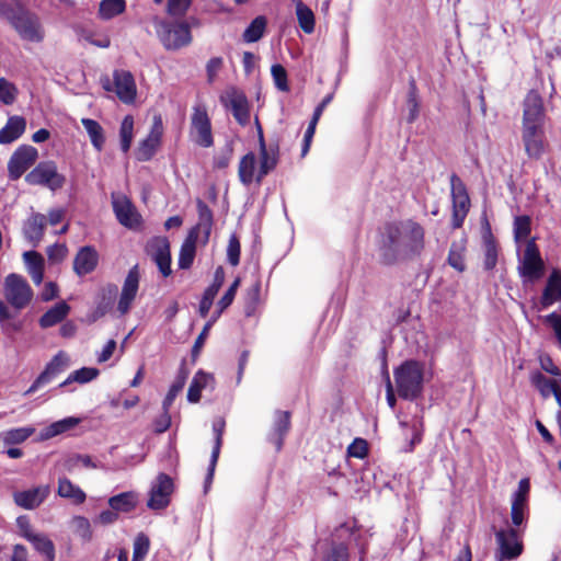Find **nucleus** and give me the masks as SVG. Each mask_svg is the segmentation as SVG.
I'll use <instances>...</instances> for the list:
<instances>
[{
	"instance_id": "dca6fc26",
	"label": "nucleus",
	"mask_w": 561,
	"mask_h": 561,
	"mask_svg": "<svg viewBox=\"0 0 561 561\" xmlns=\"http://www.w3.org/2000/svg\"><path fill=\"white\" fill-rule=\"evenodd\" d=\"M139 278H140V276H139L138 266L135 265L129 270V272L124 280L122 293H121L119 300L117 304V310L122 314H125L129 311V309L137 296L138 288H139Z\"/></svg>"
},
{
	"instance_id": "c85d7f7f",
	"label": "nucleus",
	"mask_w": 561,
	"mask_h": 561,
	"mask_svg": "<svg viewBox=\"0 0 561 561\" xmlns=\"http://www.w3.org/2000/svg\"><path fill=\"white\" fill-rule=\"evenodd\" d=\"M57 494L60 497L69 500L76 505L82 504L87 499L84 491L80 486L73 484L68 478H59Z\"/></svg>"
},
{
	"instance_id": "58836bf2",
	"label": "nucleus",
	"mask_w": 561,
	"mask_h": 561,
	"mask_svg": "<svg viewBox=\"0 0 561 561\" xmlns=\"http://www.w3.org/2000/svg\"><path fill=\"white\" fill-rule=\"evenodd\" d=\"M213 380V376L198 370L193 377L187 391V400L191 403H196L201 399V393L204 388Z\"/></svg>"
},
{
	"instance_id": "864d4df0",
	"label": "nucleus",
	"mask_w": 561,
	"mask_h": 561,
	"mask_svg": "<svg viewBox=\"0 0 561 561\" xmlns=\"http://www.w3.org/2000/svg\"><path fill=\"white\" fill-rule=\"evenodd\" d=\"M134 119L131 116H126L122 121L119 128L121 136V148L124 152H127L130 148L133 140Z\"/></svg>"
},
{
	"instance_id": "5fc2aeb1",
	"label": "nucleus",
	"mask_w": 561,
	"mask_h": 561,
	"mask_svg": "<svg viewBox=\"0 0 561 561\" xmlns=\"http://www.w3.org/2000/svg\"><path fill=\"white\" fill-rule=\"evenodd\" d=\"M530 233V218L528 216H517L514 219V238L518 243L526 239Z\"/></svg>"
},
{
	"instance_id": "7c9ffc66",
	"label": "nucleus",
	"mask_w": 561,
	"mask_h": 561,
	"mask_svg": "<svg viewBox=\"0 0 561 561\" xmlns=\"http://www.w3.org/2000/svg\"><path fill=\"white\" fill-rule=\"evenodd\" d=\"M561 297V274L559 271H553L543 289L541 304L545 308L553 305Z\"/></svg>"
},
{
	"instance_id": "6e6d98bb",
	"label": "nucleus",
	"mask_w": 561,
	"mask_h": 561,
	"mask_svg": "<svg viewBox=\"0 0 561 561\" xmlns=\"http://www.w3.org/2000/svg\"><path fill=\"white\" fill-rule=\"evenodd\" d=\"M72 526L75 533L84 541L92 539V529L88 518L83 516H76L72 518Z\"/></svg>"
},
{
	"instance_id": "423d86ee",
	"label": "nucleus",
	"mask_w": 561,
	"mask_h": 561,
	"mask_svg": "<svg viewBox=\"0 0 561 561\" xmlns=\"http://www.w3.org/2000/svg\"><path fill=\"white\" fill-rule=\"evenodd\" d=\"M545 263L540 256L537 244L528 240L524 254L519 260L518 273L525 280L534 282L543 275Z\"/></svg>"
},
{
	"instance_id": "72a5a7b5",
	"label": "nucleus",
	"mask_w": 561,
	"mask_h": 561,
	"mask_svg": "<svg viewBox=\"0 0 561 561\" xmlns=\"http://www.w3.org/2000/svg\"><path fill=\"white\" fill-rule=\"evenodd\" d=\"M19 310H11L1 299H0V327L3 333L11 334L22 330L23 323L16 320V314Z\"/></svg>"
},
{
	"instance_id": "f03ea898",
	"label": "nucleus",
	"mask_w": 561,
	"mask_h": 561,
	"mask_svg": "<svg viewBox=\"0 0 561 561\" xmlns=\"http://www.w3.org/2000/svg\"><path fill=\"white\" fill-rule=\"evenodd\" d=\"M398 394L404 400L416 399L423 389V366L416 360H407L394 370Z\"/></svg>"
},
{
	"instance_id": "c9c22d12",
	"label": "nucleus",
	"mask_w": 561,
	"mask_h": 561,
	"mask_svg": "<svg viewBox=\"0 0 561 561\" xmlns=\"http://www.w3.org/2000/svg\"><path fill=\"white\" fill-rule=\"evenodd\" d=\"M110 507L119 513H129L137 505V494L135 492H123L108 499Z\"/></svg>"
},
{
	"instance_id": "e2e57ef3",
	"label": "nucleus",
	"mask_w": 561,
	"mask_h": 561,
	"mask_svg": "<svg viewBox=\"0 0 561 561\" xmlns=\"http://www.w3.org/2000/svg\"><path fill=\"white\" fill-rule=\"evenodd\" d=\"M529 490H530V483H529V480L528 479H522L519 482H518V489L516 492H514L513 494V499H512V502H516V503H523V504H527L528 502V494H529Z\"/></svg>"
},
{
	"instance_id": "4c0bfd02",
	"label": "nucleus",
	"mask_w": 561,
	"mask_h": 561,
	"mask_svg": "<svg viewBox=\"0 0 561 561\" xmlns=\"http://www.w3.org/2000/svg\"><path fill=\"white\" fill-rule=\"evenodd\" d=\"M39 554L44 556L47 561L55 559V545L49 537L43 533H36L27 540Z\"/></svg>"
},
{
	"instance_id": "b1692460",
	"label": "nucleus",
	"mask_w": 561,
	"mask_h": 561,
	"mask_svg": "<svg viewBox=\"0 0 561 561\" xmlns=\"http://www.w3.org/2000/svg\"><path fill=\"white\" fill-rule=\"evenodd\" d=\"M290 428V413L288 411H276L274 414V422L268 440L272 443L276 450L283 447L284 438Z\"/></svg>"
},
{
	"instance_id": "aec40b11",
	"label": "nucleus",
	"mask_w": 561,
	"mask_h": 561,
	"mask_svg": "<svg viewBox=\"0 0 561 561\" xmlns=\"http://www.w3.org/2000/svg\"><path fill=\"white\" fill-rule=\"evenodd\" d=\"M115 93L124 103H130L136 96V84L130 72L125 70L114 71Z\"/></svg>"
},
{
	"instance_id": "f704fd0d",
	"label": "nucleus",
	"mask_w": 561,
	"mask_h": 561,
	"mask_svg": "<svg viewBox=\"0 0 561 561\" xmlns=\"http://www.w3.org/2000/svg\"><path fill=\"white\" fill-rule=\"evenodd\" d=\"M197 213L198 222L192 230H195L197 234L198 232H202L204 236V242H207L213 227V211L202 199H198Z\"/></svg>"
},
{
	"instance_id": "4be33fe9",
	"label": "nucleus",
	"mask_w": 561,
	"mask_h": 561,
	"mask_svg": "<svg viewBox=\"0 0 561 561\" xmlns=\"http://www.w3.org/2000/svg\"><path fill=\"white\" fill-rule=\"evenodd\" d=\"M98 262L96 250L90 245L82 247L73 260V271L78 276H84L95 270Z\"/></svg>"
},
{
	"instance_id": "f8f14e48",
	"label": "nucleus",
	"mask_w": 561,
	"mask_h": 561,
	"mask_svg": "<svg viewBox=\"0 0 561 561\" xmlns=\"http://www.w3.org/2000/svg\"><path fill=\"white\" fill-rule=\"evenodd\" d=\"M499 546L496 561L514 560L520 556L523 546L518 541L517 533L514 529H501L495 533Z\"/></svg>"
},
{
	"instance_id": "052dcab7",
	"label": "nucleus",
	"mask_w": 561,
	"mask_h": 561,
	"mask_svg": "<svg viewBox=\"0 0 561 561\" xmlns=\"http://www.w3.org/2000/svg\"><path fill=\"white\" fill-rule=\"evenodd\" d=\"M192 4V0H168L167 12L172 16H183Z\"/></svg>"
},
{
	"instance_id": "bb28decb",
	"label": "nucleus",
	"mask_w": 561,
	"mask_h": 561,
	"mask_svg": "<svg viewBox=\"0 0 561 561\" xmlns=\"http://www.w3.org/2000/svg\"><path fill=\"white\" fill-rule=\"evenodd\" d=\"M529 379L531 385L545 399L549 398L551 394L554 397V393H558L561 390V379H550L538 370L533 371Z\"/></svg>"
},
{
	"instance_id": "6e6552de",
	"label": "nucleus",
	"mask_w": 561,
	"mask_h": 561,
	"mask_svg": "<svg viewBox=\"0 0 561 561\" xmlns=\"http://www.w3.org/2000/svg\"><path fill=\"white\" fill-rule=\"evenodd\" d=\"M453 199V227L460 228L470 208V198L463 182L456 175L450 176Z\"/></svg>"
},
{
	"instance_id": "09e8293b",
	"label": "nucleus",
	"mask_w": 561,
	"mask_h": 561,
	"mask_svg": "<svg viewBox=\"0 0 561 561\" xmlns=\"http://www.w3.org/2000/svg\"><path fill=\"white\" fill-rule=\"evenodd\" d=\"M35 432L32 426L11 428L2 433V439L5 445L21 444L25 442Z\"/></svg>"
},
{
	"instance_id": "f3484780",
	"label": "nucleus",
	"mask_w": 561,
	"mask_h": 561,
	"mask_svg": "<svg viewBox=\"0 0 561 561\" xmlns=\"http://www.w3.org/2000/svg\"><path fill=\"white\" fill-rule=\"evenodd\" d=\"M112 205L115 216L119 224L127 228H134L139 225V214L125 195H112Z\"/></svg>"
},
{
	"instance_id": "9b49d317",
	"label": "nucleus",
	"mask_w": 561,
	"mask_h": 561,
	"mask_svg": "<svg viewBox=\"0 0 561 561\" xmlns=\"http://www.w3.org/2000/svg\"><path fill=\"white\" fill-rule=\"evenodd\" d=\"M173 490L174 484L171 477L167 473H159L151 484L147 506L153 511L165 508L170 504Z\"/></svg>"
},
{
	"instance_id": "473e14b6",
	"label": "nucleus",
	"mask_w": 561,
	"mask_h": 561,
	"mask_svg": "<svg viewBox=\"0 0 561 561\" xmlns=\"http://www.w3.org/2000/svg\"><path fill=\"white\" fill-rule=\"evenodd\" d=\"M23 259L32 280L39 285L44 277V259L35 251L24 252Z\"/></svg>"
},
{
	"instance_id": "393cba45",
	"label": "nucleus",
	"mask_w": 561,
	"mask_h": 561,
	"mask_svg": "<svg viewBox=\"0 0 561 561\" xmlns=\"http://www.w3.org/2000/svg\"><path fill=\"white\" fill-rule=\"evenodd\" d=\"M259 142H260V168L256 174V182H261L277 164V156L274 151L266 148L262 129L259 128Z\"/></svg>"
},
{
	"instance_id": "bf43d9fd",
	"label": "nucleus",
	"mask_w": 561,
	"mask_h": 561,
	"mask_svg": "<svg viewBox=\"0 0 561 561\" xmlns=\"http://www.w3.org/2000/svg\"><path fill=\"white\" fill-rule=\"evenodd\" d=\"M15 87L4 78H0V101L9 105L15 101Z\"/></svg>"
},
{
	"instance_id": "c03bdc74",
	"label": "nucleus",
	"mask_w": 561,
	"mask_h": 561,
	"mask_svg": "<svg viewBox=\"0 0 561 561\" xmlns=\"http://www.w3.org/2000/svg\"><path fill=\"white\" fill-rule=\"evenodd\" d=\"M125 9V0H102L99 7V15L103 20H111L122 14Z\"/></svg>"
},
{
	"instance_id": "a878e982",
	"label": "nucleus",
	"mask_w": 561,
	"mask_h": 561,
	"mask_svg": "<svg viewBox=\"0 0 561 561\" xmlns=\"http://www.w3.org/2000/svg\"><path fill=\"white\" fill-rule=\"evenodd\" d=\"M483 241V268L488 272L493 271L497 264L499 247L488 226L482 236Z\"/></svg>"
},
{
	"instance_id": "5701e85b",
	"label": "nucleus",
	"mask_w": 561,
	"mask_h": 561,
	"mask_svg": "<svg viewBox=\"0 0 561 561\" xmlns=\"http://www.w3.org/2000/svg\"><path fill=\"white\" fill-rule=\"evenodd\" d=\"M47 218L41 213H33L23 225V234L25 239L36 247L44 237Z\"/></svg>"
},
{
	"instance_id": "49530a36",
	"label": "nucleus",
	"mask_w": 561,
	"mask_h": 561,
	"mask_svg": "<svg viewBox=\"0 0 561 561\" xmlns=\"http://www.w3.org/2000/svg\"><path fill=\"white\" fill-rule=\"evenodd\" d=\"M348 548L343 542L332 541L323 551L321 561H348Z\"/></svg>"
},
{
	"instance_id": "1a4fd4ad",
	"label": "nucleus",
	"mask_w": 561,
	"mask_h": 561,
	"mask_svg": "<svg viewBox=\"0 0 561 561\" xmlns=\"http://www.w3.org/2000/svg\"><path fill=\"white\" fill-rule=\"evenodd\" d=\"M11 25L25 41L39 43L44 38V32L38 18L24 8L18 12Z\"/></svg>"
},
{
	"instance_id": "9d476101",
	"label": "nucleus",
	"mask_w": 561,
	"mask_h": 561,
	"mask_svg": "<svg viewBox=\"0 0 561 561\" xmlns=\"http://www.w3.org/2000/svg\"><path fill=\"white\" fill-rule=\"evenodd\" d=\"M38 158L36 148L30 145L20 146L10 157L8 162V176L12 181L19 180Z\"/></svg>"
},
{
	"instance_id": "6ab92c4d",
	"label": "nucleus",
	"mask_w": 561,
	"mask_h": 561,
	"mask_svg": "<svg viewBox=\"0 0 561 561\" xmlns=\"http://www.w3.org/2000/svg\"><path fill=\"white\" fill-rule=\"evenodd\" d=\"M162 136V122L159 117L154 119L153 126L150 130V134L144 139L138 149H137V159L139 161H148L150 160L159 144Z\"/></svg>"
},
{
	"instance_id": "13d9d810",
	"label": "nucleus",
	"mask_w": 561,
	"mask_h": 561,
	"mask_svg": "<svg viewBox=\"0 0 561 561\" xmlns=\"http://www.w3.org/2000/svg\"><path fill=\"white\" fill-rule=\"evenodd\" d=\"M150 540L144 533H139L134 540L133 557L144 560L149 552Z\"/></svg>"
},
{
	"instance_id": "ea45409f",
	"label": "nucleus",
	"mask_w": 561,
	"mask_h": 561,
	"mask_svg": "<svg viewBox=\"0 0 561 561\" xmlns=\"http://www.w3.org/2000/svg\"><path fill=\"white\" fill-rule=\"evenodd\" d=\"M256 157L253 152H249L242 157L239 163V179L244 185L251 184L254 179L256 180L255 173Z\"/></svg>"
},
{
	"instance_id": "412c9836",
	"label": "nucleus",
	"mask_w": 561,
	"mask_h": 561,
	"mask_svg": "<svg viewBox=\"0 0 561 561\" xmlns=\"http://www.w3.org/2000/svg\"><path fill=\"white\" fill-rule=\"evenodd\" d=\"M523 141L530 158L538 159L545 152L542 127H523Z\"/></svg>"
},
{
	"instance_id": "8fccbe9b",
	"label": "nucleus",
	"mask_w": 561,
	"mask_h": 561,
	"mask_svg": "<svg viewBox=\"0 0 561 561\" xmlns=\"http://www.w3.org/2000/svg\"><path fill=\"white\" fill-rule=\"evenodd\" d=\"M80 420L78 417L69 416L66 419H62L60 421H57L49 426H47L43 433L44 438H51L54 436H57L59 434H62L71 428H73Z\"/></svg>"
},
{
	"instance_id": "4d7b16f0",
	"label": "nucleus",
	"mask_w": 561,
	"mask_h": 561,
	"mask_svg": "<svg viewBox=\"0 0 561 561\" xmlns=\"http://www.w3.org/2000/svg\"><path fill=\"white\" fill-rule=\"evenodd\" d=\"M271 75L273 77L275 87L283 92H287L289 90L288 81H287V72L286 69L279 65L275 64L271 68Z\"/></svg>"
},
{
	"instance_id": "603ef678",
	"label": "nucleus",
	"mask_w": 561,
	"mask_h": 561,
	"mask_svg": "<svg viewBox=\"0 0 561 561\" xmlns=\"http://www.w3.org/2000/svg\"><path fill=\"white\" fill-rule=\"evenodd\" d=\"M230 104L234 118L241 125L248 124L250 119V113L245 98L243 95H234L231 99Z\"/></svg>"
},
{
	"instance_id": "cd10ccee",
	"label": "nucleus",
	"mask_w": 561,
	"mask_h": 561,
	"mask_svg": "<svg viewBox=\"0 0 561 561\" xmlns=\"http://www.w3.org/2000/svg\"><path fill=\"white\" fill-rule=\"evenodd\" d=\"M26 122L21 116H11L4 127L0 129V144H11L25 131Z\"/></svg>"
},
{
	"instance_id": "2eb2a0df",
	"label": "nucleus",
	"mask_w": 561,
	"mask_h": 561,
	"mask_svg": "<svg viewBox=\"0 0 561 561\" xmlns=\"http://www.w3.org/2000/svg\"><path fill=\"white\" fill-rule=\"evenodd\" d=\"M148 254L157 264L159 271L164 277L171 273V253L170 243L167 238H154L147 245Z\"/></svg>"
},
{
	"instance_id": "ddd939ff",
	"label": "nucleus",
	"mask_w": 561,
	"mask_h": 561,
	"mask_svg": "<svg viewBox=\"0 0 561 561\" xmlns=\"http://www.w3.org/2000/svg\"><path fill=\"white\" fill-rule=\"evenodd\" d=\"M69 358L64 352L57 353L46 365L45 369L34 380L31 387L24 392L30 396L37 391L41 387L49 383L54 378L61 374L68 367Z\"/></svg>"
},
{
	"instance_id": "0e129e2a",
	"label": "nucleus",
	"mask_w": 561,
	"mask_h": 561,
	"mask_svg": "<svg viewBox=\"0 0 561 561\" xmlns=\"http://www.w3.org/2000/svg\"><path fill=\"white\" fill-rule=\"evenodd\" d=\"M22 9L23 7L20 4L13 5L7 1L0 0V18L5 19L10 23L15 19L18 12H20Z\"/></svg>"
},
{
	"instance_id": "a18cd8bd",
	"label": "nucleus",
	"mask_w": 561,
	"mask_h": 561,
	"mask_svg": "<svg viewBox=\"0 0 561 561\" xmlns=\"http://www.w3.org/2000/svg\"><path fill=\"white\" fill-rule=\"evenodd\" d=\"M408 116L407 122L412 124L416 121L420 113V100L417 95V88L415 81L412 79L409 84V92L407 98Z\"/></svg>"
},
{
	"instance_id": "79ce46f5",
	"label": "nucleus",
	"mask_w": 561,
	"mask_h": 561,
	"mask_svg": "<svg viewBox=\"0 0 561 561\" xmlns=\"http://www.w3.org/2000/svg\"><path fill=\"white\" fill-rule=\"evenodd\" d=\"M266 19L263 15L256 16L244 30L242 38L245 43H255L260 41L266 28Z\"/></svg>"
},
{
	"instance_id": "0eeeda50",
	"label": "nucleus",
	"mask_w": 561,
	"mask_h": 561,
	"mask_svg": "<svg viewBox=\"0 0 561 561\" xmlns=\"http://www.w3.org/2000/svg\"><path fill=\"white\" fill-rule=\"evenodd\" d=\"M190 135L199 147L209 148L214 145L210 118L202 105L193 107Z\"/></svg>"
},
{
	"instance_id": "680f3d73",
	"label": "nucleus",
	"mask_w": 561,
	"mask_h": 561,
	"mask_svg": "<svg viewBox=\"0 0 561 561\" xmlns=\"http://www.w3.org/2000/svg\"><path fill=\"white\" fill-rule=\"evenodd\" d=\"M227 259L232 266L240 262V241L236 234H231L227 247Z\"/></svg>"
},
{
	"instance_id": "a19ab883",
	"label": "nucleus",
	"mask_w": 561,
	"mask_h": 561,
	"mask_svg": "<svg viewBox=\"0 0 561 561\" xmlns=\"http://www.w3.org/2000/svg\"><path fill=\"white\" fill-rule=\"evenodd\" d=\"M81 124L83 125L85 131L88 133L92 146L101 151L103 149L105 138L102 126L92 118H82Z\"/></svg>"
},
{
	"instance_id": "de8ad7c7",
	"label": "nucleus",
	"mask_w": 561,
	"mask_h": 561,
	"mask_svg": "<svg viewBox=\"0 0 561 561\" xmlns=\"http://www.w3.org/2000/svg\"><path fill=\"white\" fill-rule=\"evenodd\" d=\"M99 376V369L93 367H82L71 373L68 378L62 381L59 387H66L72 382L87 383L92 381Z\"/></svg>"
},
{
	"instance_id": "4468645a",
	"label": "nucleus",
	"mask_w": 561,
	"mask_h": 561,
	"mask_svg": "<svg viewBox=\"0 0 561 561\" xmlns=\"http://www.w3.org/2000/svg\"><path fill=\"white\" fill-rule=\"evenodd\" d=\"M545 110L542 98L537 91H529L524 100L523 127H542Z\"/></svg>"
},
{
	"instance_id": "c756f323",
	"label": "nucleus",
	"mask_w": 561,
	"mask_h": 561,
	"mask_svg": "<svg viewBox=\"0 0 561 561\" xmlns=\"http://www.w3.org/2000/svg\"><path fill=\"white\" fill-rule=\"evenodd\" d=\"M197 233L191 230L186 239L183 241L179 254V267L187 270L192 266L196 253Z\"/></svg>"
},
{
	"instance_id": "774afa93",
	"label": "nucleus",
	"mask_w": 561,
	"mask_h": 561,
	"mask_svg": "<svg viewBox=\"0 0 561 561\" xmlns=\"http://www.w3.org/2000/svg\"><path fill=\"white\" fill-rule=\"evenodd\" d=\"M543 321L545 323L549 324L552 328L554 335L561 347V314L557 312H551L545 316Z\"/></svg>"
},
{
	"instance_id": "37998d69",
	"label": "nucleus",
	"mask_w": 561,
	"mask_h": 561,
	"mask_svg": "<svg viewBox=\"0 0 561 561\" xmlns=\"http://www.w3.org/2000/svg\"><path fill=\"white\" fill-rule=\"evenodd\" d=\"M296 15L301 30L311 34L314 31V15L309 7L298 0L296 3Z\"/></svg>"
},
{
	"instance_id": "338daca9",
	"label": "nucleus",
	"mask_w": 561,
	"mask_h": 561,
	"mask_svg": "<svg viewBox=\"0 0 561 561\" xmlns=\"http://www.w3.org/2000/svg\"><path fill=\"white\" fill-rule=\"evenodd\" d=\"M16 527L19 529V535L28 540L32 536H34L37 531L32 527L30 519L26 516H19L16 518Z\"/></svg>"
},
{
	"instance_id": "2f4dec72",
	"label": "nucleus",
	"mask_w": 561,
	"mask_h": 561,
	"mask_svg": "<svg viewBox=\"0 0 561 561\" xmlns=\"http://www.w3.org/2000/svg\"><path fill=\"white\" fill-rule=\"evenodd\" d=\"M70 307L66 301H59L48 309L39 319V325L47 329L61 322L69 313Z\"/></svg>"
},
{
	"instance_id": "20e7f679",
	"label": "nucleus",
	"mask_w": 561,
	"mask_h": 561,
	"mask_svg": "<svg viewBox=\"0 0 561 561\" xmlns=\"http://www.w3.org/2000/svg\"><path fill=\"white\" fill-rule=\"evenodd\" d=\"M30 185H39L50 191L60 190L65 183V175L60 174L54 161H42L25 176Z\"/></svg>"
},
{
	"instance_id": "a211bd4d",
	"label": "nucleus",
	"mask_w": 561,
	"mask_h": 561,
	"mask_svg": "<svg viewBox=\"0 0 561 561\" xmlns=\"http://www.w3.org/2000/svg\"><path fill=\"white\" fill-rule=\"evenodd\" d=\"M49 493V485H38L33 489L14 492L13 500L18 506L24 510H34L48 497Z\"/></svg>"
},
{
	"instance_id": "3c124183",
	"label": "nucleus",
	"mask_w": 561,
	"mask_h": 561,
	"mask_svg": "<svg viewBox=\"0 0 561 561\" xmlns=\"http://www.w3.org/2000/svg\"><path fill=\"white\" fill-rule=\"evenodd\" d=\"M186 378H187V373L185 370H181L180 374L178 375L176 379L171 385V387L162 402V410H170L175 398L184 388Z\"/></svg>"
},
{
	"instance_id": "f257e3e1",
	"label": "nucleus",
	"mask_w": 561,
	"mask_h": 561,
	"mask_svg": "<svg viewBox=\"0 0 561 561\" xmlns=\"http://www.w3.org/2000/svg\"><path fill=\"white\" fill-rule=\"evenodd\" d=\"M424 236L423 227L410 219L388 225L380 247L382 262L391 265L420 255L424 249Z\"/></svg>"
},
{
	"instance_id": "7ed1b4c3",
	"label": "nucleus",
	"mask_w": 561,
	"mask_h": 561,
	"mask_svg": "<svg viewBox=\"0 0 561 561\" xmlns=\"http://www.w3.org/2000/svg\"><path fill=\"white\" fill-rule=\"evenodd\" d=\"M156 33L167 50H179L192 43L191 27L186 22L158 21Z\"/></svg>"
},
{
	"instance_id": "e433bc0d",
	"label": "nucleus",
	"mask_w": 561,
	"mask_h": 561,
	"mask_svg": "<svg viewBox=\"0 0 561 561\" xmlns=\"http://www.w3.org/2000/svg\"><path fill=\"white\" fill-rule=\"evenodd\" d=\"M465 255L466 240L460 239L458 241H454L450 244L447 262L453 268L461 273L466 270Z\"/></svg>"
},
{
	"instance_id": "69168bd1",
	"label": "nucleus",
	"mask_w": 561,
	"mask_h": 561,
	"mask_svg": "<svg viewBox=\"0 0 561 561\" xmlns=\"http://www.w3.org/2000/svg\"><path fill=\"white\" fill-rule=\"evenodd\" d=\"M367 443L365 439L356 438L354 442L348 446L347 453L350 456L363 459L367 455Z\"/></svg>"
},
{
	"instance_id": "39448f33",
	"label": "nucleus",
	"mask_w": 561,
	"mask_h": 561,
	"mask_svg": "<svg viewBox=\"0 0 561 561\" xmlns=\"http://www.w3.org/2000/svg\"><path fill=\"white\" fill-rule=\"evenodd\" d=\"M33 296V289L23 276L12 273L5 277L4 297L15 310L26 308Z\"/></svg>"
}]
</instances>
